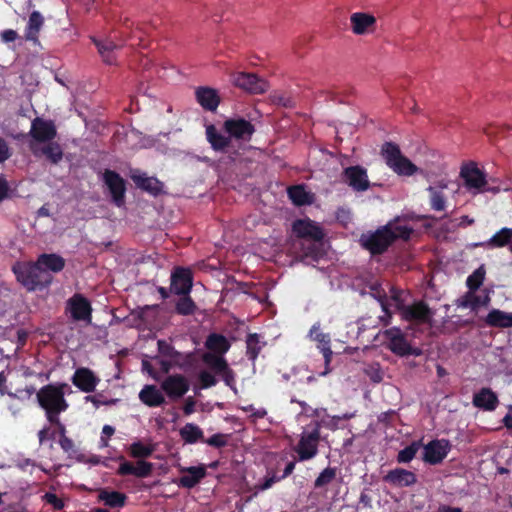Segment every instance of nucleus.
<instances>
[{"label":"nucleus","instance_id":"47","mask_svg":"<svg viewBox=\"0 0 512 512\" xmlns=\"http://www.w3.org/2000/svg\"><path fill=\"white\" fill-rule=\"evenodd\" d=\"M335 477H336V468L335 467H327L315 479L314 487L322 488V487L330 484L335 479Z\"/></svg>","mask_w":512,"mask_h":512},{"label":"nucleus","instance_id":"39","mask_svg":"<svg viewBox=\"0 0 512 512\" xmlns=\"http://www.w3.org/2000/svg\"><path fill=\"white\" fill-rule=\"evenodd\" d=\"M127 496L119 491H108L101 489L98 494V501L103 502L110 508H121L126 504Z\"/></svg>","mask_w":512,"mask_h":512},{"label":"nucleus","instance_id":"57","mask_svg":"<svg viewBox=\"0 0 512 512\" xmlns=\"http://www.w3.org/2000/svg\"><path fill=\"white\" fill-rule=\"evenodd\" d=\"M471 300H472V310L476 311L479 307L488 305L490 298L488 295L482 297L479 295L472 294Z\"/></svg>","mask_w":512,"mask_h":512},{"label":"nucleus","instance_id":"61","mask_svg":"<svg viewBox=\"0 0 512 512\" xmlns=\"http://www.w3.org/2000/svg\"><path fill=\"white\" fill-rule=\"evenodd\" d=\"M280 480L281 479H279V477H277L275 475L270 476V477H266L264 479V481L258 485V489L262 490V491L267 490V489L271 488L274 483H276V482H278Z\"/></svg>","mask_w":512,"mask_h":512},{"label":"nucleus","instance_id":"46","mask_svg":"<svg viewBox=\"0 0 512 512\" xmlns=\"http://www.w3.org/2000/svg\"><path fill=\"white\" fill-rule=\"evenodd\" d=\"M175 310L179 315H192L196 310V304L189 295H182L176 303Z\"/></svg>","mask_w":512,"mask_h":512},{"label":"nucleus","instance_id":"10","mask_svg":"<svg viewBox=\"0 0 512 512\" xmlns=\"http://www.w3.org/2000/svg\"><path fill=\"white\" fill-rule=\"evenodd\" d=\"M29 135L31 142L40 145L53 141L57 136V129L53 121L36 117L31 123Z\"/></svg>","mask_w":512,"mask_h":512},{"label":"nucleus","instance_id":"7","mask_svg":"<svg viewBox=\"0 0 512 512\" xmlns=\"http://www.w3.org/2000/svg\"><path fill=\"white\" fill-rule=\"evenodd\" d=\"M460 176L469 191H473L474 194L483 193V188L487 185V179L485 173L478 168L476 163L471 162L463 165Z\"/></svg>","mask_w":512,"mask_h":512},{"label":"nucleus","instance_id":"44","mask_svg":"<svg viewBox=\"0 0 512 512\" xmlns=\"http://www.w3.org/2000/svg\"><path fill=\"white\" fill-rule=\"evenodd\" d=\"M422 447L421 440L413 441L410 445L406 446L404 449L400 450L397 454V462L398 463H409L412 461L418 450Z\"/></svg>","mask_w":512,"mask_h":512},{"label":"nucleus","instance_id":"49","mask_svg":"<svg viewBox=\"0 0 512 512\" xmlns=\"http://www.w3.org/2000/svg\"><path fill=\"white\" fill-rule=\"evenodd\" d=\"M198 380L200 382V387L202 389H208L210 387H213L218 382L215 375H213L211 372L207 370H202L199 372Z\"/></svg>","mask_w":512,"mask_h":512},{"label":"nucleus","instance_id":"59","mask_svg":"<svg viewBox=\"0 0 512 512\" xmlns=\"http://www.w3.org/2000/svg\"><path fill=\"white\" fill-rule=\"evenodd\" d=\"M18 37L17 31L13 29H6L0 33V39L3 43L14 42Z\"/></svg>","mask_w":512,"mask_h":512},{"label":"nucleus","instance_id":"17","mask_svg":"<svg viewBox=\"0 0 512 512\" xmlns=\"http://www.w3.org/2000/svg\"><path fill=\"white\" fill-rule=\"evenodd\" d=\"M343 179L354 191L363 192L370 188L367 170L360 165L345 168Z\"/></svg>","mask_w":512,"mask_h":512},{"label":"nucleus","instance_id":"33","mask_svg":"<svg viewBox=\"0 0 512 512\" xmlns=\"http://www.w3.org/2000/svg\"><path fill=\"white\" fill-rule=\"evenodd\" d=\"M205 347L210 353L224 356L229 351L231 343L224 335L211 333L206 338Z\"/></svg>","mask_w":512,"mask_h":512},{"label":"nucleus","instance_id":"19","mask_svg":"<svg viewBox=\"0 0 512 512\" xmlns=\"http://www.w3.org/2000/svg\"><path fill=\"white\" fill-rule=\"evenodd\" d=\"M193 276L189 269L176 267L171 274L170 289L177 295H188L192 289Z\"/></svg>","mask_w":512,"mask_h":512},{"label":"nucleus","instance_id":"56","mask_svg":"<svg viewBox=\"0 0 512 512\" xmlns=\"http://www.w3.org/2000/svg\"><path fill=\"white\" fill-rule=\"evenodd\" d=\"M310 334L311 336L315 334L314 340H316L320 344V346L324 344H330L329 336L327 334L320 332L318 327H316L315 325L311 328Z\"/></svg>","mask_w":512,"mask_h":512},{"label":"nucleus","instance_id":"24","mask_svg":"<svg viewBox=\"0 0 512 512\" xmlns=\"http://www.w3.org/2000/svg\"><path fill=\"white\" fill-rule=\"evenodd\" d=\"M131 179L134 181L137 188L154 197L163 192V183L155 177H149L145 173L135 171L131 174Z\"/></svg>","mask_w":512,"mask_h":512},{"label":"nucleus","instance_id":"53","mask_svg":"<svg viewBox=\"0 0 512 512\" xmlns=\"http://www.w3.org/2000/svg\"><path fill=\"white\" fill-rule=\"evenodd\" d=\"M46 503L53 506L55 510H62L64 508V502L56 494L47 492L43 496Z\"/></svg>","mask_w":512,"mask_h":512},{"label":"nucleus","instance_id":"55","mask_svg":"<svg viewBox=\"0 0 512 512\" xmlns=\"http://www.w3.org/2000/svg\"><path fill=\"white\" fill-rule=\"evenodd\" d=\"M226 386L231 389H235V372L228 366L220 375H219Z\"/></svg>","mask_w":512,"mask_h":512},{"label":"nucleus","instance_id":"14","mask_svg":"<svg viewBox=\"0 0 512 512\" xmlns=\"http://www.w3.org/2000/svg\"><path fill=\"white\" fill-rule=\"evenodd\" d=\"M402 319L418 324L430 323L434 315L433 311L424 301H417L411 305H405L400 311Z\"/></svg>","mask_w":512,"mask_h":512},{"label":"nucleus","instance_id":"11","mask_svg":"<svg viewBox=\"0 0 512 512\" xmlns=\"http://www.w3.org/2000/svg\"><path fill=\"white\" fill-rule=\"evenodd\" d=\"M232 81L235 86L251 94H263L269 88L267 81L254 73H236L233 75Z\"/></svg>","mask_w":512,"mask_h":512},{"label":"nucleus","instance_id":"41","mask_svg":"<svg viewBox=\"0 0 512 512\" xmlns=\"http://www.w3.org/2000/svg\"><path fill=\"white\" fill-rule=\"evenodd\" d=\"M202 361L218 376L229 366L224 356L210 352L202 355Z\"/></svg>","mask_w":512,"mask_h":512},{"label":"nucleus","instance_id":"26","mask_svg":"<svg viewBox=\"0 0 512 512\" xmlns=\"http://www.w3.org/2000/svg\"><path fill=\"white\" fill-rule=\"evenodd\" d=\"M197 102L207 111L214 112L220 104V96L216 89L206 86L198 87L195 91Z\"/></svg>","mask_w":512,"mask_h":512},{"label":"nucleus","instance_id":"9","mask_svg":"<svg viewBox=\"0 0 512 512\" xmlns=\"http://www.w3.org/2000/svg\"><path fill=\"white\" fill-rule=\"evenodd\" d=\"M320 440L319 428L313 429L309 433H303L297 446L294 448L299 461H307L318 454V444Z\"/></svg>","mask_w":512,"mask_h":512},{"label":"nucleus","instance_id":"34","mask_svg":"<svg viewBox=\"0 0 512 512\" xmlns=\"http://www.w3.org/2000/svg\"><path fill=\"white\" fill-rule=\"evenodd\" d=\"M287 194L291 202L298 207L310 205L314 200V195L306 191L305 186L302 184L288 187Z\"/></svg>","mask_w":512,"mask_h":512},{"label":"nucleus","instance_id":"5","mask_svg":"<svg viewBox=\"0 0 512 512\" xmlns=\"http://www.w3.org/2000/svg\"><path fill=\"white\" fill-rule=\"evenodd\" d=\"M383 335L387 340V348L397 356H420L422 354L420 348L412 347L409 344L403 332L397 327L385 330Z\"/></svg>","mask_w":512,"mask_h":512},{"label":"nucleus","instance_id":"32","mask_svg":"<svg viewBox=\"0 0 512 512\" xmlns=\"http://www.w3.org/2000/svg\"><path fill=\"white\" fill-rule=\"evenodd\" d=\"M140 401L148 407H159L165 403V397L155 385H145L139 393Z\"/></svg>","mask_w":512,"mask_h":512},{"label":"nucleus","instance_id":"45","mask_svg":"<svg viewBox=\"0 0 512 512\" xmlns=\"http://www.w3.org/2000/svg\"><path fill=\"white\" fill-rule=\"evenodd\" d=\"M154 452L152 445H145L141 441L133 442L129 446V453L133 458H147L150 457Z\"/></svg>","mask_w":512,"mask_h":512},{"label":"nucleus","instance_id":"3","mask_svg":"<svg viewBox=\"0 0 512 512\" xmlns=\"http://www.w3.org/2000/svg\"><path fill=\"white\" fill-rule=\"evenodd\" d=\"M68 388V384L58 382L47 384L37 392L38 404L45 411L48 421H56V416L68 409L69 404L65 399L66 389Z\"/></svg>","mask_w":512,"mask_h":512},{"label":"nucleus","instance_id":"20","mask_svg":"<svg viewBox=\"0 0 512 512\" xmlns=\"http://www.w3.org/2000/svg\"><path fill=\"white\" fill-rule=\"evenodd\" d=\"M182 476L174 480V483L181 488L191 489L198 485L205 478L207 471L204 465L181 467Z\"/></svg>","mask_w":512,"mask_h":512},{"label":"nucleus","instance_id":"60","mask_svg":"<svg viewBox=\"0 0 512 512\" xmlns=\"http://www.w3.org/2000/svg\"><path fill=\"white\" fill-rule=\"evenodd\" d=\"M115 433V429L114 427L110 426V425H104L103 429H102V435H101V445L103 447H107L108 446V439Z\"/></svg>","mask_w":512,"mask_h":512},{"label":"nucleus","instance_id":"58","mask_svg":"<svg viewBox=\"0 0 512 512\" xmlns=\"http://www.w3.org/2000/svg\"><path fill=\"white\" fill-rule=\"evenodd\" d=\"M11 157V152L7 141L0 137V164Z\"/></svg>","mask_w":512,"mask_h":512},{"label":"nucleus","instance_id":"1","mask_svg":"<svg viewBox=\"0 0 512 512\" xmlns=\"http://www.w3.org/2000/svg\"><path fill=\"white\" fill-rule=\"evenodd\" d=\"M413 231L405 218L397 216L376 231L362 235L360 242L372 255H381L397 240H409Z\"/></svg>","mask_w":512,"mask_h":512},{"label":"nucleus","instance_id":"31","mask_svg":"<svg viewBox=\"0 0 512 512\" xmlns=\"http://www.w3.org/2000/svg\"><path fill=\"white\" fill-rule=\"evenodd\" d=\"M498 397L490 388H482L473 396V405L486 411H493L498 405Z\"/></svg>","mask_w":512,"mask_h":512},{"label":"nucleus","instance_id":"52","mask_svg":"<svg viewBox=\"0 0 512 512\" xmlns=\"http://www.w3.org/2000/svg\"><path fill=\"white\" fill-rule=\"evenodd\" d=\"M390 299L395 303V308L398 312L402 310V307L405 306V302L402 298L403 291L397 287H390Z\"/></svg>","mask_w":512,"mask_h":512},{"label":"nucleus","instance_id":"28","mask_svg":"<svg viewBox=\"0 0 512 512\" xmlns=\"http://www.w3.org/2000/svg\"><path fill=\"white\" fill-rule=\"evenodd\" d=\"M370 289V295L376 299L381 308L384 312V316L381 317V321L386 326L390 323V320L392 318V312L389 309V303H388V295L385 289L382 287V285L379 282H374L369 286Z\"/></svg>","mask_w":512,"mask_h":512},{"label":"nucleus","instance_id":"18","mask_svg":"<svg viewBox=\"0 0 512 512\" xmlns=\"http://www.w3.org/2000/svg\"><path fill=\"white\" fill-rule=\"evenodd\" d=\"M292 231L299 238L313 241H321L324 237L322 228L309 218L295 220Z\"/></svg>","mask_w":512,"mask_h":512},{"label":"nucleus","instance_id":"51","mask_svg":"<svg viewBox=\"0 0 512 512\" xmlns=\"http://www.w3.org/2000/svg\"><path fill=\"white\" fill-rule=\"evenodd\" d=\"M58 443L61 449L68 455L73 457L77 453V448L74 441L69 437L59 438Z\"/></svg>","mask_w":512,"mask_h":512},{"label":"nucleus","instance_id":"42","mask_svg":"<svg viewBox=\"0 0 512 512\" xmlns=\"http://www.w3.org/2000/svg\"><path fill=\"white\" fill-rule=\"evenodd\" d=\"M94 44L96 45L99 54L102 56L103 60L107 64H112L115 61L114 50L118 49L120 45L116 44L114 41L110 39L105 40H97L93 39Z\"/></svg>","mask_w":512,"mask_h":512},{"label":"nucleus","instance_id":"21","mask_svg":"<svg viewBox=\"0 0 512 512\" xmlns=\"http://www.w3.org/2000/svg\"><path fill=\"white\" fill-rule=\"evenodd\" d=\"M100 379L95 373L86 367L76 369L72 377V383L84 393L94 392Z\"/></svg>","mask_w":512,"mask_h":512},{"label":"nucleus","instance_id":"6","mask_svg":"<svg viewBox=\"0 0 512 512\" xmlns=\"http://www.w3.org/2000/svg\"><path fill=\"white\" fill-rule=\"evenodd\" d=\"M102 180L106 185L110 195L112 202L117 207H122L125 204V194H126V182L114 170L106 169L103 173Z\"/></svg>","mask_w":512,"mask_h":512},{"label":"nucleus","instance_id":"22","mask_svg":"<svg viewBox=\"0 0 512 512\" xmlns=\"http://www.w3.org/2000/svg\"><path fill=\"white\" fill-rule=\"evenodd\" d=\"M122 462L117 469L119 476L133 475L138 478H146L151 475L153 464L144 460H138L136 465L126 461L123 456L119 458Z\"/></svg>","mask_w":512,"mask_h":512},{"label":"nucleus","instance_id":"50","mask_svg":"<svg viewBox=\"0 0 512 512\" xmlns=\"http://www.w3.org/2000/svg\"><path fill=\"white\" fill-rule=\"evenodd\" d=\"M206 444L215 448L225 447L228 443V435L222 433L213 434L208 439H204Z\"/></svg>","mask_w":512,"mask_h":512},{"label":"nucleus","instance_id":"64","mask_svg":"<svg viewBox=\"0 0 512 512\" xmlns=\"http://www.w3.org/2000/svg\"><path fill=\"white\" fill-rule=\"evenodd\" d=\"M9 185L3 176H0V202L8 197Z\"/></svg>","mask_w":512,"mask_h":512},{"label":"nucleus","instance_id":"25","mask_svg":"<svg viewBox=\"0 0 512 512\" xmlns=\"http://www.w3.org/2000/svg\"><path fill=\"white\" fill-rule=\"evenodd\" d=\"M44 23L45 19L43 15L39 11H33L29 15L28 22L24 30L25 41L31 42L34 45L39 44V36Z\"/></svg>","mask_w":512,"mask_h":512},{"label":"nucleus","instance_id":"15","mask_svg":"<svg viewBox=\"0 0 512 512\" xmlns=\"http://www.w3.org/2000/svg\"><path fill=\"white\" fill-rule=\"evenodd\" d=\"M66 309L74 321H91V303L85 296L80 293H75L68 299Z\"/></svg>","mask_w":512,"mask_h":512},{"label":"nucleus","instance_id":"62","mask_svg":"<svg viewBox=\"0 0 512 512\" xmlns=\"http://www.w3.org/2000/svg\"><path fill=\"white\" fill-rule=\"evenodd\" d=\"M195 405H196V401L193 397H188L186 398L185 400V404L183 406V412L185 415H191L192 413L195 412Z\"/></svg>","mask_w":512,"mask_h":512},{"label":"nucleus","instance_id":"63","mask_svg":"<svg viewBox=\"0 0 512 512\" xmlns=\"http://www.w3.org/2000/svg\"><path fill=\"white\" fill-rule=\"evenodd\" d=\"M101 394L96 395H88L85 397L86 402H92L96 408L100 407L101 405H107L108 402L105 400H102Z\"/></svg>","mask_w":512,"mask_h":512},{"label":"nucleus","instance_id":"16","mask_svg":"<svg viewBox=\"0 0 512 512\" xmlns=\"http://www.w3.org/2000/svg\"><path fill=\"white\" fill-rule=\"evenodd\" d=\"M29 148L36 158L45 157V159L52 165H58L64 156L60 144L54 141L43 143V145L30 142Z\"/></svg>","mask_w":512,"mask_h":512},{"label":"nucleus","instance_id":"2","mask_svg":"<svg viewBox=\"0 0 512 512\" xmlns=\"http://www.w3.org/2000/svg\"><path fill=\"white\" fill-rule=\"evenodd\" d=\"M11 270L20 283L28 292L43 290L50 286L53 276L46 269H42L38 261H16Z\"/></svg>","mask_w":512,"mask_h":512},{"label":"nucleus","instance_id":"8","mask_svg":"<svg viewBox=\"0 0 512 512\" xmlns=\"http://www.w3.org/2000/svg\"><path fill=\"white\" fill-rule=\"evenodd\" d=\"M224 131L230 136L231 140L250 141L255 133L254 125L244 118H229L223 123Z\"/></svg>","mask_w":512,"mask_h":512},{"label":"nucleus","instance_id":"48","mask_svg":"<svg viewBox=\"0 0 512 512\" xmlns=\"http://www.w3.org/2000/svg\"><path fill=\"white\" fill-rule=\"evenodd\" d=\"M485 278V270L483 266L477 268L466 280V285L470 291L477 290L483 283Z\"/></svg>","mask_w":512,"mask_h":512},{"label":"nucleus","instance_id":"35","mask_svg":"<svg viewBox=\"0 0 512 512\" xmlns=\"http://www.w3.org/2000/svg\"><path fill=\"white\" fill-rule=\"evenodd\" d=\"M38 264L42 269H46L50 274L61 272L65 267V260L62 256L54 253H43L37 258Z\"/></svg>","mask_w":512,"mask_h":512},{"label":"nucleus","instance_id":"12","mask_svg":"<svg viewBox=\"0 0 512 512\" xmlns=\"http://www.w3.org/2000/svg\"><path fill=\"white\" fill-rule=\"evenodd\" d=\"M161 390L171 400L182 398L190 388L188 379L182 374L167 376L160 384Z\"/></svg>","mask_w":512,"mask_h":512},{"label":"nucleus","instance_id":"23","mask_svg":"<svg viewBox=\"0 0 512 512\" xmlns=\"http://www.w3.org/2000/svg\"><path fill=\"white\" fill-rule=\"evenodd\" d=\"M383 481L395 487H409L417 482V476L412 471L397 467L388 471Z\"/></svg>","mask_w":512,"mask_h":512},{"label":"nucleus","instance_id":"38","mask_svg":"<svg viewBox=\"0 0 512 512\" xmlns=\"http://www.w3.org/2000/svg\"><path fill=\"white\" fill-rule=\"evenodd\" d=\"M444 186H429L427 191L429 193V204L432 210L443 212L447 207V198L444 194Z\"/></svg>","mask_w":512,"mask_h":512},{"label":"nucleus","instance_id":"30","mask_svg":"<svg viewBox=\"0 0 512 512\" xmlns=\"http://www.w3.org/2000/svg\"><path fill=\"white\" fill-rule=\"evenodd\" d=\"M352 31L356 35H364L376 24V18L364 12H355L350 16Z\"/></svg>","mask_w":512,"mask_h":512},{"label":"nucleus","instance_id":"37","mask_svg":"<svg viewBox=\"0 0 512 512\" xmlns=\"http://www.w3.org/2000/svg\"><path fill=\"white\" fill-rule=\"evenodd\" d=\"M512 228L504 227L496 232L486 242L475 244L476 247H487V248H502L511 242Z\"/></svg>","mask_w":512,"mask_h":512},{"label":"nucleus","instance_id":"36","mask_svg":"<svg viewBox=\"0 0 512 512\" xmlns=\"http://www.w3.org/2000/svg\"><path fill=\"white\" fill-rule=\"evenodd\" d=\"M485 323L494 328H512V313L492 309L485 318Z\"/></svg>","mask_w":512,"mask_h":512},{"label":"nucleus","instance_id":"43","mask_svg":"<svg viewBox=\"0 0 512 512\" xmlns=\"http://www.w3.org/2000/svg\"><path fill=\"white\" fill-rule=\"evenodd\" d=\"M262 345L260 344V336L257 333H250L246 338V356L252 362H255L259 353L261 352Z\"/></svg>","mask_w":512,"mask_h":512},{"label":"nucleus","instance_id":"4","mask_svg":"<svg viewBox=\"0 0 512 512\" xmlns=\"http://www.w3.org/2000/svg\"><path fill=\"white\" fill-rule=\"evenodd\" d=\"M381 154L387 166L399 176H412L419 168L405 157L400 147L393 142H385Z\"/></svg>","mask_w":512,"mask_h":512},{"label":"nucleus","instance_id":"29","mask_svg":"<svg viewBox=\"0 0 512 512\" xmlns=\"http://www.w3.org/2000/svg\"><path fill=\"white\" fill-rule=\"evenodd\" d=\"M206 138L214 151L226 153L229 152L231 145L230 136H225L220 133L214 125L211 124L207 126Z\"/></svg>","mask_w":512,"mask_h":512},{"label":"nucleus","instance_id":"27","mask_svg":"<svg viewBox=\"0 0 512 512\" xmlns=\"http://www.w3.org/2000/svg\"><path fill=\"white\" fill-rule=\"evenodd\" d=\"M158 351L162 356L172 359L180 367L191 364L193 360V354H182L177 351L170 343L165 340H158Z\"/></svg>","mask_w":512,"mask_h":512},{"label":"nucleus","instance_id":"13","mask_svg":"<svg viewBox=\"0 0 512 512\" xmlns=\"http://www.w3.org/2000/svg\"><path fill=\"white\" fill-rule=\"evenodd\" d=\"M423 448V461L430 465H437L447 457L451 445L447 439H435L428 442Z\"/></svg>","mask_w":512,"mask_h":512},{"label":"nucleus","instance_id":"40","mask_svg":"<svg viewBox=\"0 0 512 512\" xmlns=\"http://www.w3.org/2000/svg\"><path fill=\"white\" fill-rule=\"evenodd\" d=\"M179 434L181 439L186 444H195L199 441H204L203 430L194 423H186L180 430Z\"/></svg>","mask_w":512,"mask_h":512},{"label":"nucleus","instance_id":"54","mask_svg":"<svg viewBox=\"0 0 512 512\" xmlns=\"http://www.w3.org/2000/svg\"><path fill=\"white\" fill-rule=\"evenodd\" d=\"M273 102L276 103L277 105H280V106H283V107H293L295 105V102L294 100L284 94V93H276L273 95Z\"/></svg>","mask_w":512,"mask_h":512}]
</instances>
